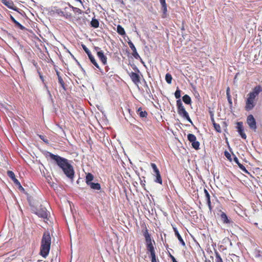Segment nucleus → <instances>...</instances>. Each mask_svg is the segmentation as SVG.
<instances>
[{
	"mask_svg": "<svg viewBox=\"0 0 262 262\" xmlns=\"http://www.w3.org/2000/svg\"><path fill=\"white\" fill-rule=\"evenodd\" d=\"M51 244V237L48 231L44 232L41 242L40 253L43 257L49 254Z\"/></svg>",
	"mask_w": 262,
	"mask_h": 262,
	"instance_id": "nucleus-2",
	"label": "nucleus"
},
{
	"mask_svg": "<svg viewBox=\"0 0 262 262\" xmlns=\"http://www.w3.org/2000/svg\"><path fill=\"white\" fill-rule=\"evenodd\" d=\"M159 1H160V3L161 2L165 1V0H159Z\"/></svg>",
	"mask_w": 262,
	"mask_h": 262,
	"instance_id": "nucleus-57",
	"label": "nucleus"
},
{
	"mask_svg": "<svg viewBox=\"0 0 262 262\" xmlns=\"http://www.w3.org/2000/svg\"><path fill=\"white\" fill-rule=\"evenodd\" d=\"M18 189L21 191H23L24 192L25 191V189L24 188L22 187V186H19V187L18 188Z\"/></svg>",
	"mask_w": 262,
	"mask_h": 262,
	"instance_id": "nucleus-48",
	"label": "nucleus"
},
{
	"mask_svg": "<svg viewBox=\"0 0 262 262\" xmlns=\"http://www.w3.org/2000/svg\"><path fill=\"white\" fill-rule=\"evenodd\" d=\"M247 123L249 126V127L254 130H255L256 127V123L255 119H254L252 115H250L248 116L247 119Z\"/></svg>",
	"mask_w": 262,
	"mask_h": 262,
	"instance_id": "nucleus-7",
	"label": "nucleus"
},
{
	"mask_svg": "<svg viewBox=\"0 0 262 262\" xmlns=\"http://www.w3.org/2000/svg\"><path fill=\"white\" fill-rule=\"evenodd\" d=\"M7 174L12 180L14 183L15 181H18L15 178V174L13 171L8 170L7 171Z\"/></svg>",
	"mask_w": 262,
	"mask_h": 262,
	"instance_id": "nucleus-20",
	"label": "nucleus"
},
{
	"mask_svg": "<svg viewBox=\"0 0 262 262\" xmlns=\"http://www.w3.org/2000/svg\"><path fill=\"white\" fill-rule=\"evenodd\" d=\"M91 25L92 27L95 28L98 27V20L95 18H93L91 21Z\"/></svg>",
	"mask_w": 262,
	"mask_h": 262,
	"instance_id": "nucleus-32",
	"label": "nucleus"
},
{
	"mask_svg": "<svg viewBox=\"0 0 262 262\" xmlns=\"http://www.w3.org/2000/svg\"><path fill=\"white\" fill-rule=\"evenodd\" d=\"M145 86L146 88V91L147 93H149V92H150V89H149V87H148L146 82H145Z\"/></svg>",
	"mask_w": 262,
	"mask_h": 262,
	"instance_id": "nucleus-44",
	"label": "nucleus"
},
{
	"mask_svg": "<svg viewBox=\"0 0 262 262\" xmlns=\"http://www.w3.org/2000/svg\"><path fill=\"white\" fill-rule=\"evenodd\" d=\"M128 44L131 50L133 51L132 55L133 56L137 59L140 58V56H139V54L137 52V50L136 49V47H135L133 43L129 40L128 41Z\"/></svg>",
	"mask_w": 262,
	"mask_h": 262,
	"instance_id": "nucleus-10",
	"label": "nucleus"
},
{
	"mask_svg": "<svg viewBox=\"0 0 262 262\" xmlns=\"http://www.w3.org/2000/svg\"><path fill=\"white\" fill-rule=\"evenodd\" d=\"M187 139L190 142L195 141L196 140V137L192 134H189L187 135Z\"/></svg>",
	"mask_w": 262,
	"mask_h": 262,
	"instance_id": "nucleus-24",
	"label": "nucleus"
},
{
	"mask_svg": "<svg viewBox=\"0 0 262 262\" xmlns=\"http://www.w3.org/2000/svg\"><path fill=\"white\" fill-rule=\"evenodd\" d=\"M220 217L221 220L224 223L230 224L231 222V221L228 219L226 214L224 212H221Z\"/></svg>",
	"mask_w": 262,
	"mask_h": 262,
	"instance_id": "nucleus-14",
	"label": "nucleus"
},
{
	"mask_svg": "<svg viewBox=\"0 0 262 262\" xmlns=\"http://www.w3.org/2000/svg\"><path fill=\"white\" fill-rule=\"evenodd\" d=\"M191 145L192 147L194 148L195 149H199L200 143L199 141H196V140L195 141L192 142Z\"/></svg>",
	"mask_w": 262,
	"mask_h": 262,
	"instance_id": "nucleus-29",
	"label": "nucleus"
},
{
	"mask_svg": "<svg viewBox=\"0 0 262 262\" xmlns=\"http://www.w3.org/2000/svg\"><path fill=\"white\" fill-rule=\"evenodd\" d=\"M47 155L53 161V163L62 170L68 178L72 180H73L75 174L74 170L68 159L50 152H48Z\"/></svg>",
	"mask_w": 262,
	"mask_h": 262,
	"instance_id": "nucleus-1",
	"label": "nucleus"
},
{
	"mask_svg": "<svg viewBox=\"0 0 262 262\" xmlns=\"http://www.w3.org/2000/svg\"><path fill=\"white\" fill-rule=\"evenodd\" d=\"M184 102L187 104H190L191 102V98L188 95H185L182 98Z\"/></svg>",
	"mask_w": 262,
	"mask_h": 262,
	"instance_id": "nucleus-19",
	"label": "nucleus"
},
{
	"mask_svg": "<svg viewBox=\"0 0 262 262\" xmlns=\"http://www.w3.org/2000/svg\"><path fill=\"white\" fill-rule=\"evenodd\" d=\"M15 184L16 186H17L18 188L19 187V186H21L20 182L18 181H15Z\"/></svg>",
	"mask_w": 262,
	"mask_h": 262,
	"instance_id": "nucleus-46",
	"label": "nucleus"
},
{
	"mask_svg": "<svg viewBox=\"0 0 262 262\" xmlns=\"http://www.w3.org/2000/svg\"><path fill=\"white\" fill-rule=\"evenodd\" d=\"M224 155L228 160H231V155L227 151H225Z\"/></svg>",
	"mask_w": 262,
	"mask_h": 262,
	"instance_id": "nucleus-42",
	"label": "nucleus"
},
{
	"mask_svg": "<svg viewBox=\"0 0 262 262\" xmlns=\"http://www.w3.org/2000/svg\"><path fill=\"white\" fill-rule=\"evenodd\" d=\"M10 18L12 21L21 30H24L25 27L21 25L19 22L15 20V19L12 16L10 15Z\"/></svg>",
	"mask_w": 262,
	"mask_h": 262,
	"instance_id": "nucleus-18",
	"label": "nucleus"
},
{
	"mask_svg": "<svg viewBox=\"0 0 262 262\" xmlns=\"http://www.w3.org/2000/svg\"><path fill=\"white\" fill-rule=\"evenodd\" d=\"M215 262H223L220 254L217 251H215Z\"/></svg>",
	"mask_w": 262,
	"mask_h": 262,
	"instance_id": "nucleus-35",
	"label": "nucleus"
},
{
	"mask_svg": "<svg viewBox=\"0 0 262 262\" xmlns=\"http://www.w3.org/2000/svg\"><path fill=\"white\" fill-rule=\"evenodd\" d=\"M68 9L67 7H66L64 8L65 11L63 12V16L64 17L66 18L69 19L71 18L72 17V14L71 13L68 12L67 11V9Z\"/></svg>",
	"mask_w": 262,
	"mask_h": 262,
	"instance_id": "nucleus-26",
	"label": "nucleus"
},
{
	"mask_svg": "<svg viewBox=\"0 0 262 262\" xmlns=\"http://www.w3.org/2000/svg\"><path fill=\"white\" fill-rule=\"evenodd\" d=\"M138 112L139 113V116L140 117L144 118L146 117L147 115V113L146 111H142L141 107H139L138 109Z\"/></svg>",
	"mask_w": 262,
	"mask_h": 262,
	"instance_id": "nucleus-21",
	"label": "nucleus"
},
{
	"mask_svg": "<svg viewBox=\"0 0 262 262\" xmlns=\"http://www.w3.org/2000/svg\"><path fill=\"white\" fill-rule=\"evenodd\" d=\"M169 256L170 257V258L171 259V260L172 261V262H178L176 258H174V257L170 253H169Z\"/></svg>",
	"mask_w": 262,
	"mask_h": 262,
	"instance_id": "nucleus-43",
	"label": "nucleus"
},
{
	"mask_svg": "<svg viewBox=\"0 0 262 262\" xmlns=\"http://www.w3.org/2000/svg\"><path fill=\"white\" fill-rule=\"evenodd\" d=\"M162 7L167 6L165 1L160 2Z\"/></svg>",
	"mask_w": 262,
	"mask_h": 262,
	"instance_id": "nucleus-45",
	"label": "nucleus"
},
{
	"mask_svg": "<svg viewBox=\"0 0 262 262\" xmlns=\"http://www.w3.org/2000/svg\"><path fill=\"white\" fill-rule=\"evenodd\" d=\"M35 214L39 217L47 219L49 212L46 207L40 205L39 208L36 210Z\"/></svg>",
	"mask_w": 262,
	"mask_h": 262,
	"instance_id": "nucleus-6",
	"label": "nucleus"
},
{
	"mask_svg": "<svg viewBox=\"0 0 262 262\" xmlns=\"http://www.w3.org/2000/svg\"><path fill=\"white\" fill-rule=\"evenodd\" d=\"M72 9L76 14H80L82 13V10L78 8L72 7Z\"/></svg>",
	"mask_w": 262,
	"mask_h": 262,
	"instance_id": "nucleus-36",
	"label": "nucleus"
},
{
	"mask_svg": "<svg viewBox=\"0 0 262 262\" xmlns=\"http://www.w3.org/2000/svg\"><path fill=\"white\" fill-rule=\"evenodd\" d=\"M154 176L156 177V179L155 180V182L160 184H162V180L161 177V174L160 171H158L157 172L154 173Z\"/></svg>",
	"mask_w": 262,
	"mask_h": 262,
	"instance_id": "nucleus-16",
	"label": "nucleus"
},
{
	"mask_svg": "<svg viewBox=\"0 0 262 262\" xmlns=\"http://www.w3.org/2000/svg\"><path fill=\"white\" fill-rule=\"evenodd\" d=\"M68 5H69V7H70V8H72V7H73V6H72L71 5H70L69 3L68 4Z\"/></svg>",
	"mask_w": 262,
	"mask_h": 262,
	"instance_id": "nucleus-53",
	"label": "nucleus"
},
{
	"mask_svg": "<svg viewBox=\"0 0 262 262\" xmlns=\"http://www.w3.org/2000/svg\"><path fill=\"white\" fill-rule=\"evenodd\" d=\"M204 192L205 194V196L206 198L207 202H209V200H210V195L209 194V192L206 189H204Z\"/></svg>",
	"mask_w": 262,
	"mask_h": 262,
	"instance_id": "nucleus-40",
	"label": "nucleus"
},
{
	"mask_svg": "<svg viewBox=\"0 0 262 262\" xmlns=\"http://www.w3.org/2000/svg\"><path fill=\"white\" fill-rule=\"evenodd\" d=\"M58 82L60 83L61 87L63 88V90H66V86H65L64 82L62 78H61V77L60 75H58Z\"/></svg>",
	"mask_w": 262,
	"mask_h": 262,
	"instance_id": "nucleus-30",
	"label": "nucleus"
},
{
	"mask_svg": "<svg viewBox=\"0 0 262 262\" xmlns=\"http://www.w3.org/2000/svg\"><path fill=\"white\" fill-rule=\"evenodd\" d=\"M77 2H79L80 3H82L81 0H75Z\"/></svg>",
	"mask_w": 262,
	"mask_h": 262,
	"instance_id": "nucleus-54",
	"label": "nucleus"
},
{
	"mask_svg": "<svg viewBox=\"0 0 262 262\" xmlns=\"http://www.w3.org/2000/svg\"><path fill=\"white\" fill-rule=\"evenodd\" d=\"M94 179L93 175L91 173H88L86 174L85 177V182L86 184H89L90 183L92 182V181Z\"/></svg>",
	"mask_w": 262,
	"mask_h": 262,
	"instance_id": "nucleus-17",
	"label": "nucleus"
},
{
	"mask_svg": "<svg viewBox=\"0 0 262 262\" xmlns=\"http://www.w3.org/2000/svg\"><path fill=\"white\" fill-rule=\"evenodd\" d=\"M48 92L49 94L51 96V94H50V91H48Z\"/></svg>",
	"mask_w": 262,
	"mask_h": 262,
	"instance_id": "nucleus-56",
	"label": "nucleus"
},
{
	"mask_svg": "<svg viewBox=\"0 0 262 262\" xmlns=\"http://www.w3.org/2000/svg\"><path fill=\"white\" fill-rule=\"evenodd\" d=\"M177 106L178 108V113L179 115L183 118L186 119L191 124H192V121L190 118L188 113L185 110V108H184L181 99L177 100Z\"/></svg>",
	"mask_w": 262,
	"mask_h": 262,
	"instance_id": "nucleus-5",
	"label": "nucleus"
},
{
	"mask_svg": "<svg viewBox=\"0 0 262 262\" xmlns=\"http://www.w3.org/2000/svg\"><path fill=\"white\" fill-rule=\"evenodd\" d=\"M56 74H57L58 77V75H59V72L58 71H56Z\"/></svg>",
	"mask_w": 262,
	"mask_h": 262,
	"instance_id": "nucleus-52",
	"label": "nucleus"
},
{
	"mask_svg": "<svg viewBox=\"0 0 262 262\" xmlns=\"http://www.w3.org/2000/svg\"><path fill=\"white\" fill-rule=\"evenodd\" d=\"M41 79H42V77L41 76H40Z\"/></svg>",
	"mask_w": 262,
	"mask_h": 262,
	"instance_id": "nucleus-58",
	"label": "nucleus"
},
{
	"mask_svg": "<svg viewBox=\"0 0 262 262\" xmlns=\"http://www.w3.org/2000/svg\"><path fill=\"white\" fill-rule=\"evenodd\" d=\"M82 48L84 51L87 54L89 59L90 60L91 62L97 68H98V64L95 60L94 57L92 55L91 51L86 48V47L85 45H82Z\"/></svg>",
	"mask_w": 262,
	"mask_h": 262,
	"instance_id": "nucleus-8",
	"label": "nucleus"
},
{
	"mask_svg": "<svg viewBox=\"0 0 262 262\" xmlns=\"http://www.w3.org/2000/svg\"><path fill=\"white\" fill-rule=\"evenodd\" d=\"M226 94H227V99H228V101L229 103L230 104H232V100H231V96L230 95V89H229V88H228L227 89Z\"/></svg>",
	"mask_w": 262,
	"mask_h": 262,
	"instance_id": "nucleus-31",
	"label": "nucleus"
},
{
	"mask_svg": "<svg viewBox=\"0 0 262 262\" xmlns=\"http://www.w3.org/2000/svg\"><path fill=\"white\" fill-rule=\"evenodd\" d=\"M88 185L90 186L91 188L95 190H98V183L91 182Z\"/></svg>",
	"mask_w": 262,
	"mask_h": 262,
	"instance_id": "nucleus-23",
	"label": "nucleus"
},
{
	"mask_svg": "<svg viewBox=\"0 0 262 262\" xmlns=\"http://www.w3.org/2000/svg\"><path fill=\"white\" fill-rule=\"evenodd\" d=\"M54 12L57 14L58 15H59L60 16H63L64 11H63L60 9L56 8H55V10H54Z\"/></svg>",
	"mask_w": 262,
	"mask_h": 262,
	"instance_id": "nucleus-33",
	"label": "nucleus"
},
{
	"mask_svg": "<svg viewBox=\"0 0 262 262\" xmlns=\"http://www.w3.org/2000/svg\"><path fill=\"white\" fill-rule=\"evenodd\" d=\"M40 139H41L44 142L46 143H49V141L48 139L45 138V137L43 135H39V136Z\"/></svg>",
	"mask_w": 262,
	"mask_h": 262,
	"instance_id": "nucleus-41",
	"label": "nucleus"
},
{
	"mask_svg": "<svg viewBox=\"0 0 262 262\" xmlns=\"http://www.w3.org/2000/svg\"><path fill=\"white\" fill-rule=\"evenodd\" d=\"M173 229L175 234H176V232H179L178 230H177V228L173 227Z\"/></svg>",
	"mask_w": 262,
	"mask_h": 262,
	"instance_id": "nucleus-49",
	"label": "nucleus"
},
{
	"mask_svg": "<svg viewBox=\"0 0 262 262\" xmlns=\"http://www.w3.org/2000/svg\"><path fill=\"white\" fill-rule=\"evenodd\" d=\"M99 190H100V185H99Z\"/></svg>",
	"mask_w": 262,
	"mask_h": 262,
	"instance_id": "nucleus-59",
	"label": "nucleus"
},
{
	"mask_svg": "<svg viewBox=\"0 0 262 262\" xmlns=\"http://www.w3.org/2000/svg\"><path fill=\"white\" fill-rule=\"evenodd\" d=\"M3 4L10 9H13L15 11H17V8L14 6L13 2L11 0H4L3 2Z\"/></svg>",
	"mask_w": 262,
	"mask_h": 262,
	"instance_id": "nucleus-12",
	"label": "nucleus"
},
{
	"mask_svg": "<svg viewBox=\"0 0 262 262\" xmlns=\"http://www.w3.org/2000/svg\"><path fill=\"white\" fill-rule=\"evenodd\" d=\"M161 9L163 12L162 17L165 18L166 17V15H167V6L162 7Z\"/></svg>",
	"mask_w": 262,
	"mask_h": 262,
	"instance_id": "nucleus-37",
	"label": "nucleus"
},
{
	"mask_svg": "<svg viewBox=\"0 0 262 262\" xmlns=\"http://www.w3.org/2000/svg\"><path fill=\"white\" fill-rule=\"evenodd\" d=\"M175 235L178 238L179 242L182 244V245H183V246H185V243L184 241H183V238H182L181 235L179 233V232H176V234Z\"/></svg>",
	"mask_w": 262,
	"mask_h": 262,
	"instance_id": "nucleus-25",
	"label": "nucleus"
},
{
	"mask_svg": "<svg viewBox=\"0 0 262 262\" xmlns=\"http://www.w3.org/2000/svg\"><path fill=\"white\" fill-rule=\"evenodd\" d=\"M151 166L152 168L153 169V171L154 173L157 172L158 171H159L158 168H157L156 165L155 163H151Z\"/></svg>",
	"mask_w": 262,
	"mask_h": 262,
	"instance_id": "nucleus-39",
	"label": "nucleus"
},
{
	"mask_svg": "<svg viewBox=\"0 0 262 262\" xmlns=\"http://www.w3.org/2000/svg\"><path fill=\"white\" fill-rule=\"evenodd\" d=\"M99 59L104 65L106 64L107 57L102 51H99Z\"/></svg>",
	"mask_w": 262,
	"mask_h": 262,
	"instance_id": "nucleus-15",
	"label": "nucleus"
},
{
	"mask_svg": "<svg viewBox=\"0 0 262 262\" xmlns=\"http://www.w3.org/2000/svg\"><path fill=\"white\" fill-rule=\"evenodd\" d=\"M130 77L133 82L136 85H138L140 82V77L139 75L133 72H132L130 74Z\"/></svg>",
	"mask_w": 262,
	"mask_h": 262,
	"instance_id": "nucleus-11",
	"label": "nucleus"
},
{
	"mask_svg": "<svg viewBox=\"0 0 262 262\" xmlns=\"http://www.w3.org/2000/svg\"><path fill=\"white\" fill-rule=\"evenodd\" d=\"M151 166L152 168L153 169V171L154 173L157 172L158 171H159L158 168H157L156 165L155 163H151Z\"/></svg>",
	"mask_w": 262,
	"mask_h": 262,
	"instance_id": "nucleus-38",
	"label": "nucleus"
},
{
	"mask_svg": "<svg viewBox=\"0 0 262 262\" xmlns=\"http://www.w3.org/2000/svg\"><path fill=\"white\" fill-rule=\"evenodd\" d=\"M236 127L237 129V132H238V134H239V135L241 136V137L243 139H246L247 138V136H246V134L244 133V127H243V122H237Z\"/></svg>",
	"mask_w": 262,
	"mask_h": 262,
	"instance_id": "nucleus-9",
	"label": "nucleus"
},
{
	"mask_svg": "<svg viewBox=\"0 0 262 262\" xmlns=\"http://www.w3.org/2000/svg\"><path fill=\"white\" fill-rule=\"evenodd\" d=\"M143 235L145 239L147 250L151 255V262H157L155 248L152 244V242L155 244V241L151 239L150 235L147 229L143 233Z\"/></svg>",
	"mask_w": 262,
	"mask_h": 262,
	"instance_id": "nucleus-4",
	"label": "nucleus"
},
{
	"mask_svg": "<svg viewBox=\"0 0 262 262\" xmlns=\"http://www.w3.org/2000/svg\"><path fill=\"white\" fill-rule=\"evenodd\" d=\"M101 112H102V115H103L104 118H105V115L104 114V112L103 111H101Z\"/></svg>",
	"mask_w": 262,
	"mask_h": 262,
	"instance_id": "nucleus-51",
	"label": "nucleus"
},
{
	"mask_svg": "<svg viewBox=\"0 0 262 262\" xmlns=\"http://www.w3.org/2000/svg\"><path fill=\"white\" fill-rule=\"evenodd\" d=\"M105 69H106V71H107L108 67H105Z\"/></svg>",
	"mask_w": 262,
	"mask_h": 262,
	"instance_id": "nucleus-55",
	"label": "nucleus"
},
{
	"mask_svg": "<svg viewBox=\"0 0 262 262\" xmlns=\"http://www.w3.org/2000/svg\"><path fill=\"white\" fill-rule=\"evenodd\" d=\"M172 76L169 73H167L165 75V80L168 83L170 84L172 81Z\"/></svg>",
	"mask_w": 262,
	"mask_h": 262,
	"instance_id": "nucleus-28",
	"label": "nucleus"
},
{
	"mask_svg": "<svg viewBox=\"0 0 262 262\" xmlns=\"http://www.w3.org/2000/svg\"><path fill=\"white\" fill-rule=\"evenodd\" d=\"M181 91L178 88L174 93V96L178 100L180 99V98L181 97Z\"/></svg>",
	"mask_w": 262,
	"mask_h": 262,
	"instance_id": "nucleus-34",
	"label": "nucleus"
},
{
	"mask_svg": "<svg viewBox=\"0 0 262 262\" xmlns=\"http://www.w3.org/2000/svg\"><path fill=\"white\" fill-rule=\"evenodd\" d=\"M260 86H256L253 90L252 92H250L248 95V98L246 101L245 109L246 111H249L253 108L255 105V99L256 96H258L260 92Z\"/></svg>",
	"mask_w": 262,
	"mask_h": 262,
	"instance_id": "nucleus-3",
	"label": "nucleus"
},
{
	"mask_svg": "<svg viewBox=\"0 0 262 262\" xmlns=\"http://www.w3.org/2000/svg\"><path fill=\"white\" fill-rule=\"evenodd\" d=\"M212 120L213 126H214V127L215 129L217 132L221 133L222 132V130H221V128L220 125L219 124H217V123H215L213 119H212Z\"/></svg>",
	"mask_w": 262,
	"mask_h": 262,
	"instance_id": "nucleus-27",
	"label": "nucleus"
},
{
	"mask_svg": "<svg viewBox=\"0 0 262 262\" xmlns=\"http://www.w3.org/2000/svg\"><path fill=\"white\" fill-rule=\"evenodd\" d=\"M257 257H262V253H259L257 255Z\"/></svg>",
	"mask_w": 262,
	"mask_h": 262,
	"instance_id": "nucleus-50",
	"label": "nucleus"
},
{
	"mask_svg": "<svg viewBox=\"0 0 262 262\" xmlns=\"http://www.w3.org/2000/svg\"><path fill=\"white\" fill-rule=\"evenodd\" d=\"M234 161L238 165L239 168L245 173H249L248 171L246 169L245 167L239 163L238 158L235 156L234 158Z\"/></svg>",
	"mask_w": 262,
	"mask_h": 262,
	"instance_id": "nucleus-13",
	"label": "nucleus"
},
{
	"mask_svg": "<svg viewBox=\"0 0 262 262\" xmlns=\"http://www.w3.org/2000/svg\"><path fill=\"white\" fill-rule=\"evenodd\" d=\"M207 205H208V207L209 208V210H211L212 209V207H211V201H210V200H209V202H207Z\"/></svg>",
	"mask_w": 262,
	"mask_h": 262,
	"instance_id": "nucleus-47",
	"label": "nucleus"
},
{
	"mask_svg": "<svg viewBox=\"0 0 262 262\" xmlns=\"http://www.w3.org/2000/svg\"><path fill=\"white\" fill-rule=\"evenodd\" d=\"M117 31L118 34L120 35H123L125 34V32L123 28H122L120 25H118L117 27Z\"/></svg>",
	"mask_w": 262,
	"mask_h": 262,
	"instance_id": "nucleus-22",
	"label": "nucleus"
}]
</instances>
